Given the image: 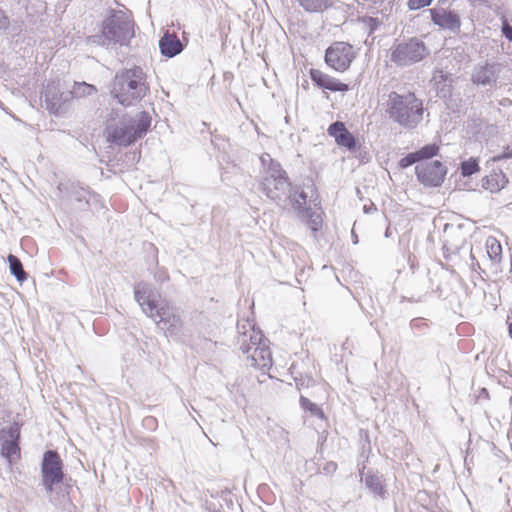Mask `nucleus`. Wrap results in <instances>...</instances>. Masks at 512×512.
Returning a JSON list of instances; mask_svg holds the SVG:
<instances>
[{"mask_svg": "<svg viewBox=\"0 0 512 512\" xmlns=\"http://www.w3.org/2000/svg\"><path fill=\"white\" fill-rule=\"evenodd\" d=\"M433 0H408V7L410 10H418L429 6Z\"/></svg>", "mask_w": 512, "mask_h": 512, "instance_id": "7c9ffc66", "label": "nucleus"}, {"mask_svg": "<svg viewBox=\"0 0 512 512\" xmlns=\"http://www.w3.org/2000/svg\"><path fill=\"white\" fill-rule=\"evenodd\" d=\"M508 183V178L501 171H493L490 175L482 179V187L491 193H497Z\"/></svg>", "mask_w": 512, "mask_h": 512, "instance_id": "412c9836", "label": "nucleus"}, {"mask_svg": "<svg viewBox=\"0 0 512 512\" xmlns=\"http://www.w3.org/2000/svg\"><path fill=\"white\" fill-rule=\"evenodd\" d=\"M300 7L310 13H318L333 6V0H296Z\"/></svg>", "mask_w": 512, "mask_h": 512, "instance_id": "4be33fe9", "label": "nucleus"}, {"mask_svg": "<svg viewBox=\"0 0 512 512\" xmlns=\"http://www.w3.org/2000/svg\"><path fill=\"white\" fill-rule=\"evenodd\" d=\"M19 430L16 427L2 429L0 431L1 454L6 459L10 460L14 456L19 455L20 448L18 445Z\"/></svg>", "mask_w": 512, "mask_h": 512, "instance_id": "2eb2a0df", "label": "nucleus"}, {"mask_svg": "<svg viewBox=\"0 0 512 512\" xmlns=\"http://www.w3.org/2000/svg\"><path fill=\"white\" fill-rule=\"evenodd\" d=\"M386 112L393 122L411 130L423 120L424 107L422 100L414 93L391 92L388 96Z\"/></svg>", "mask_w": 512, "mask_h": 512, "instance_id": "39448f33", "label": "nucleus"}, {"mask_svg": "<svg viewBox=\"0 0 512 512\" xmlns=\"http://www.w3.org/2000/svg\"><path fill=\"white\" fill-rule=\"evenodd\" d=\"M507 158H512V143L507 145L501 154L494 156L492 160L497 162Z\"/></svg>", "mask_w": 512, "mask_h": 512, "instance_id": "473e14b6", "label": "nucleus"}, {"mask_svg": "<svg viewBox=\"0 0 512 512\" xmlns=\"http://www.w3.org/2000/svg\"><path fill=\"white\" fill-rule=\"evenodd\" d=\"M260 159L264 166L268 163L267 169H270L272 164H280L279 162L274 161L269 154H263Z\"/></svg>", "mask_w": 512, "mask_h": 512, "instance_id": "e433bc0d", "label": "nucleus"}, {"mask_svg": "<svg viewBox=\"0 0 512 512\" xmlns=\"http://www.w3.org/2000/svg\"><path fill=\"white\" fill-rule=\"evenodd\" d=\"M151 126L148 112L142 111L135 116L123 115L118 122L108 121L107 140L118 146H129L144 137Z\"/></svg>", "mask_w": 512, "mask_h": 512, "instance_id": "20e7f679", "label": "nucleus"}, {"mask_svg": "<svg viewBox=\"0 0 512 512\" xmlns=\"http://www.w3.org/2000/svg\"><path fill=\"white\" fill-rule=\"evenodd\" d=\"M134 36L133 23L126 12L112 10L103 21L100 34L90 37V42L102 46L127 45Z\"/></svg>", "mask_w": 512, "mask_h": 512, "instance_id": "0eeeda50", "label": "nucleus"}, {"mask_svg": "<svg viewBox=\"0 0 512 512\" xmlns=\"http://www.w3.org/2000/svg\"><path fill=\"white\" fill-rule=\"evenodd\" d=\"M155 418L153 417H147L144 419V424L148 426H152L155 423Z\"/></svg>", "mask_w": 512, "mask_h": 512, "instance_id": "ea45409f", "label": "nucleus"}, {"mask_svg": "<svg viewBox=\"0 0 512 512\" xmlns=\"http://www.w3.org/2000/svg\"><path fill=\"white\" fill-rule=\"evenodd\" d=\"M479 171V164L476 159L470 158L461 163V174L464 177H469Z\"/></svg>", "mask_w": 512, "mask_h": 512, "instance_id": "c85d7f7f", "label": "nucleus"}, {"mask_svg": "<svg viewBox=\"0 0 512 512\" xmlns=\"http://www.w3.org/2000/svg\"><path fill=\"white\" fill-rule=\"evenodd\" d=\"M299 402L301 408L305 411H309L312 416L318 417L319 419L324 418L323 410L318 405L311 402L308 398L300 396Z\"/></svg>", "mask_w": 512, "mask_h": 512, "instance_id": "bb28decb", "label": "nucleus"}, {"mask_svg": "<svg viewBox=\"0 0 512 512\" xmlns=\"http://www.w3.org/2000/svg\"><path fill=\"white\" fill-rule=\"evenodd\" d=\"M41 97L44 99L46 109L59 116L64 113L65 104L71 99V93L61 91L59 81H51L44 87Z\"/></svg>", "mask_w": 512, "mask_h": 512, "instance_id": "f8f14e48", "label": "nucleus"}, {"mask_svg": "<svg viewBox=\"0 0 512 512\" xmlns=\"http://www.w3.org/2000/svg\"><path fill=\"white\" fill-rule=\"evenodd\" d=\"M149 91L147 74L136 65L117 71L110 87L111 96L124 107L137 104Z\"/></svg>", "mask_w": 512, "mask_h": 512, "instance_id": "7ed1b4c3", "label": "nucleus"}, {"mask_svg": "<svg viewBox=\"0 0 512 512\" xmlns=\"http://www.w3.org/2000/svg\"><path fill=\"white\" fill-rule=\"evenodd\" d=\"M154 278L158 282H164V281L168 280V274L164 270H159L158 272L155 273Z\"/></svg>", "mask_w": 512, "mask_h": 512, "instance_id": "4c0bfd02", "label": "nucleus"}, {"mask_svg": "<svg viewBox=\"0 0 512 512\" xmlns=\"http://www.w3.org/2000/svg\"><path fill=\"white\" fill-rule=\"evenodd\" d=\"M293 209L298 218L305 222L314 234L321 230L323 224L322 212L306 207V203H300V207Z\"/></svg>", "mask_w": 512, "mask_h": 512, "instance_id": "a211bd4d", "label": "nucleus"}, {"mask_svg": "<svg viewBox=\"0 0 512 512\" xmlns=\"http://www.w3.org/2000/svg\"><path fill=\"white\" fill-rule=\"evenodd\" d=\"M428 54L426 44L419 38L412 37L391 48L390 61L398 67H408L422 61Z\"/></svg>", "mask_w": 512, "mask_h": 512, "instance_id": "1a4fd4ad", "label": "nucleus"}, {"mask_svg": "<svg viewBox=\"0 0 512 512\" xmlns=\"http://www.w3.org/2000/svg\"><path fill=\"white\" fill-rule=\"evenodd\" d=\"M310 78L318 87L332 92H346L349 90L348 84L342 83L317 69H311Z\"/></svg>", "mask_w": 512, "mask_h": 512, "instance_id": "f3484780", "label": "nucleus"}, {"mask_svg": "<svg viewBox=\"0 0 512 512\" xmlns=\"http://www.w3.org/2000/svg\"><path fill=\"white\" fill-rule=\"evenodd\" d=\"M354 58V48L346 42H335L325 52L326 64L338 72L346 71Z\"/></svg>", "mask_w": 512, "mask_h": 512, "instance_id": "9d476101", "label": "nucleus"}, {"mask_svg": "<svg viewBox=\"0 0 512 512\" xmlns=\"http://www.w3.org/2000/svg\"><path fill=\"white\" fill-rule=\"evenodd\" d=\"M364 209H365V212H366V213H368V212L370 211V208H366V207H364Z\"/></svg>", "mask_w": 512, "mask_h": 512, "instance_id": "37998d69", "label": "nucleus"}, {"mask_svg": "<svg viewBox=\"0 0 512 512\" xmlns=\"http://www.w3.org/2000/svg\"><path fill=\"white\" fill-rule=\"evenodd\" d=\"M470 257L472 259L471 270L473 272H476L477 270H480L481 269L480 264L478 262H474L475 257H474V255L472 253L470 254Z\"/></svg>", "mask_w": 512, "mask_h": 512, "instance_id": "58836bf2", "label": "nucleus"}, {"mask_svg": "<svg viewBox=\"0 0 512 512\" xmlns=\"http://www.w3.org/2000/svg\"><path fill=\"white\" fill-rule=\"evenodd\" d=\"M295 382L298 390H301L302 388L309 387L314 384V380L312 377L295 378Z\"/></svg>", "mask_w": 512, "mask_h": 512, "instance_id": "72a5a7b5", "label": "nucleus"}, {"mask_svg": "<svg viewBox=\"0 0 512 512\" xmlns=\"http://www.w3.org/2000/svg\"><path fill=\"white\" fill-rule=\"evenodd\" d=\"M415 173L418 181L426 187H439L447 174L446 166L438 161L416 165Z\"/></svg>", "mask_w": 512, "mask_h": 512, "instance_id": "9b49d317", "label": "nucleus"}, {"mask_svg": "<svg viewBox=\"0 0 512 512\" xmlns=\"http://www.w3.org/2000/svg\"><path fill=\"white\" fill-rule=\"evenodd\" d=\"M498 72L496 64H478L472 71L471 81L478 86H493L497 82Z\"/></svg>", "mask_w": 512, "mask_h": 512, "instance_id": "4468645a", "label": "nucleus"}, {"mask_svg": "<svg viewBox=\"0 0 512 512\" xmlns=\"http://www.w3.org/2000/svg\"><path fill=\"white\" fill-rule=\"evenodd\" d=\"M352 235H353V239H357L356 235L352 232Z\"/></svg>", "mask_w": 512, "mask_h": 512, "instance_id": "c03bdc74", "label": "nucleus"}, {"mask_svg": "<svg viewBox=\"0 0 512 512\" xmlns=\"http://www.w3.org/2000/svg\"><path fill=\"white\" fill-rule=\"evenodd\" d=\"M430 13L431 20L435 25L453 33H458L460 31V17L454 11H447L445 9H431Z\"/></svg>", "mask_w": 512, "mask_h": 512, "instance_id": "ddd939ff", "label": "nucleus"}, {"mask_svg": "<svg viewBox=\"0 0 512 512\" xmlns=\"http://www.w3.org/2000/svg\"><path fill=\"white\" fill-rule=\"evenodd\" d=\"M9 27V19L5 12L0 8V29L6 30Z\"/></svg>", "mask_w": 512, "mask_h": 512, "instance_id": "c9c22d12", "label": "nucleus"}, {"mask_svg": "<svg viewBox=\"0 0 512 512\" xmlns=\"http://www.w3.org/2000/svg\"><path fill=\"white\" fill-rule=\"evenodd\" d=\"M431 82L436 89L438 97L448 98L451 96L453 78L450 73L444 72L441 69H436L433 72Z\"/></svg>", "mask_w": 512, "mask_h": 512, "instance_id": "aec40b11", "label": "nucleus"}, {"mask_svg": "<svg viewBox=\"0 0 512 512\" xmlns=\"http://www.w3.org/2000/svg\"><path fill=\"white\" fill-rule=\"evenodd\" d=\"M97 89L91 84L85 82L75 83L73 89L70 91L71 98H81L95 94Z\"/></svg>", "mask_w": 512, "mask_h": 512, "instance_id": "393cba45", "label": "nucleus"}, {"mask_svg": "<svg viewBox=\"0 0 512 512\" xmlns=\"http://www.w3.org/2000/svg\"><path fill=\"white\" fill-rule=\"evenodd\" d=\"M501 32L506 39L512 42V26L508 23L506 18L502 19Z\"/></svg>", "mask_w": 512, "mask_h": 512, "instance_id": "2f4dec72", "label": "nucleus"}, {"mask_svg": "<svg viewBox=\"0 0 512 512\" xmlns=\"http://www.w3.org/2000/svg\"><path fill=\"white\" fill-rule=\"evenodd\" d=\"M134 297L142 311L155 321L158 328L164 331L167 337L181 340L184 335V322L179 310L168 303L158 302L160 294L151 284L139 282L134 287Z\"/></svg>", "mask_w": 512, "mask_h": 512, "instance_id": "f257e3e1", "label": "nucleus"}, {"mask_svg": "<svg viewBox=\"0 0 512 512\" xmlns=\"http://www.w3.org/2000/svg\"><path fill=\"white\" fill-rule=\"evenodd\" d=\"M243 354H247V365L257 369H269L272 366V355L261 331L251 327L250 333L243 332L237 341Z\"/></svg>", "mask_w": 512, "mask_h": 512, "instance_id": "6e6552de", "label": "nucleus"}, {"mask_svg": "<svg viewBox=\"0 0 512 512\" xmlns=\"http://www.w3.org/2000/svg\"><path fill=\"white\" fill-rule=\"evenodd\" d=\"M42 485L48 494L49 501L57 508H65L68 501L65 489L58 487L64 479L63 462L55 450H47L41 463Z\"/></svg>", "mask_w": 512, "mask_h": 512, "instance_id": "423d86ee", "label": "nucleus"}, {"mask_svg": "<svg viewBox=\"0 0 512 512\" xmlns=\"http://www.w3.org/2000/svg\"><path fill=\"white\" fill-rule=\"evenodd\" d=\"M159 49L163 56L173 58L183 51L184 45L174 33L166 31L159 40Z\"/></svg>", "mask_w": 512, "mask_h": 512, "instance_id": "6ab92c4d", "label": "nucleus"}, {"mask_svg": "<svg viewBox=\"0 0 512 512\" xmlns=\"http://www.w3.org/2000/svg\"><path fill=\"white\" fill-rule=\"evenodd\" d=\"M486 248L487 254L492 261L499 262L501 260L502 247L496 238L489 237L486 241Z\"/></svg>", "mask_w": 512, "mask_h": 512, "instance_id": "a878e982", "label": "nucleus"}, {"mask_svg": "<svg viewBox=\"0 0 512 512\" xmlns=\"http://www.w3.org/2000/svg\"><path fill=\"white\" fill-rule=\"evenodd\" d=\"M328 134L335 139V142L341 146L347 148L349 151H353L356 148L357 142L353 134L346 128L345 124L341 121L333 122L328 127Z\"/></svg>", "mask_w": 512, "mask_h": 512, "instance_id": "dca6fc26", "label": "nucleus"}, {"mask_svg": "<svg viewBox=\"0 0 512 512\" xmlns=\"http://www.w3.org/2000/svg\"><path fill=\"white\" fill-rule=\"evenodd\" d=\"M322 470L325 474H333L337 470V464L333 461L326 462Z\"/></svg>", "mask_w": 512, "mask_h": 512, "instance_id": "f704fd0d", "label": "nucleus"}, {"mask_svg": "<svg viewBox=\"0 0 512 512\" xmlns=\"http://www.w3.org/2000/svg\"><path fill=\"white\" fill-rule=\"evenodd\" d=\"M364 209H365V212H366V213H368V212L370 211V208H366V207H364Z\"/></svg>", "mask_w": 512, "mask_h": 512, "instance_id": "79ce46f5", "label": "nucleus"}, {"mask_svg": "<svg viewBox=\"0 0 512 512\" xmlns=\"http://www.w3.org/2000/svg\"><path fill=\"white\" fill-rule=\"evenodd\" d=\"M366 487L376 496L385 498L386 489L382 483L381 477L376 474H367L364 479Z\"/></svg>", "mask_w": 512, "mask_h": 512, "instance_id": "5701e85b", "label": "nucleus"}, {"mask_svg": "<svg viewBox=\"0 0 512 512\" xmlns=\"http://www.w3.org/2000/svg\"><path fill=\"white\" fill-rule=\"evenodd\" d=\"M419 162L426 159H431L439 152V147L436 144H427L421 149L415 151Z\"/></svg>", "mask_w": 512, "mask_h": 512, "instance_id": "cd10ccee", "label": "nucleus"}, {"mask_svg": "<svg viewBox=\"0 0 512 512\" xmlns=\"http://www.w3.org/2000/svg\"><path fill=\"white\" fill-rule=\"evenodd\" d=\"M7 260L9 263L10 272L16 278V280L20 283L26 281L28 274L25 272L20 259L13 254H9Z\"/></svg>", "mask_w": 512, "mask_h": 512, "instance_id": "b1692460", "label": "nucleus"}, {"mask_svg": "<svg viewBox=\"0 0 512 512\" xmlns=\"http://www.w3.org/2000/svg\"><path fill=\"white\" fill-rule=\"evenodd\" d=\"M417 162H419L417 154H416V152H412V153L407 154L405 157H403L399 161V166L402 169H405V168H408V167H410L411 165H413V164H415Z\"/></svg>", "mask_w": 512, "mask_h": 512, "instance_id": "c756f323", "label": "nucleus"}, {"mask_svg": "<svg viewBox=\"0 0 512 512\" xmlns=\"http://www.w3.org/2000/svg\"><path fill=\"white\" fill-rule=\"evenodd\" d=\"M508 331H509L510 337L512 338V323L509 324Z\"/></svg>", "mask_w": 512, "mask_h": 512, "instance_id": "a19ab883", "label": "nucleus"}, {"mask_svg": "<svg viewBox=\"0 0 512 512\" xmlns=\"http://www.w3.org/2000/svg\"><path fill=\"white\" fill-rule=\"evenodd\" d=\"M260 186L266 197L282 209L289 205L298 208L300 203H307V194L292 185L280 164H272L270 169H266Z\"/></svg>", "mask_w": 512, "mask_h": 512, "instance_id": "f03ea898", "label": "nucleus"}]
</instances>
